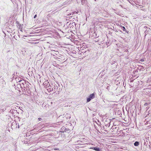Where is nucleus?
Instances as JSON below:
<instances>
[{
	"label": "nucleus",
	"mask_w": 151,
	"mask_h": 151,
	"mask_svg": "<svg viewBox=\"0 0 151 151\" xmlns=\"http://www.w3.org/2000/svg\"><path fill=\"white\" fill-rule=\"evenodd\" d=\"M95 1H96V0H95Z\"/></svg>",
	"instance_id": "nucleus-11"
},
{
	"label": "nucleus",
	"mask_w": 151,
	"mask_h": 151,
	"mask_svg": "<svg viewBox=\"0 0 151 151\" xmlns=\"http://www.w3.org/2000/svg\"><path fill=\"white\" fill-rule=\"evenodd\" d=\"M37 17V15L36 14L35 15L34 17V18H35L36 17Z\"/></svg>",
	"instance_id": "nucleus-9"
},
{
	"label": "nucleus",
	"mask_w": 151,
	"mask_h": 151,
	"mask_svg": "<svg viewBox=\"0 0 151 151\" xmlns=\"http://www.w3.org/2000/svg\"><path fill=\"white\" fill-rule=\"evenodd\" d=\"M109 87V86H107V88H108Z\"/></svg>",
	"instance_id": "nucleus-12"
},
{
	"label": "nucleus",
	"mask_w": 151,
	"mask_h": 151,
	"mask_svg": "<svg viewBox=\"0 0 151 151\" xmlns=\"http://www.w3.org/2000/svg\"><path fill=\"white\" fill-rule=\"evenodd\" d=\"M38 119L39 120V121H40L41 120V118H38Z\"/></svg>",
	"instance_id": "nucleus-8"
},
{
	"label": "nucleus",
	"mask_w": 151,
	"mask_h": 151,
	"mask_svg": "<svg viewBox=\"0 0 151 151\" xmlns=\"http://www.w3.org/2000/svg\"><path fill=\"white\" fill-rule=\"evenodd\" d=\"M95 94L94 93L91 94L88 98H87V101L88 102L90 101L91 99H94L95 98Z\"/></svg>",
	"instance_id": "nucleus-1"
},
{
	"label": "nucleus",
	"mask_w": 151,
	"mask_h": 151,
	"mask_svg": "<svg viewBox=\"0 0 151 151\" xmlns=\"http://www.w3.org/2000/svg\"><path fill=\"white\" fill-rule=\"evenodd\" d=\"M54 150H59V149H58V148H56V149H54Z\"/></svg>",
	"instance_id": "nucleus-10"
},
{
	"label": "nucleus",
	"mask_w": 151,
	"mask_h": 151,
	"mask_svg": "<svg viewBox=\"0 0 151 151\" xmlns=\"http://www.w3.org/2000/svg\"><path fill=\"white\" fill-rule=\"evenodd\" d=\"M140 61L141 62H143L144 61V60L143 59H141L140 60Z\"/></svg>",
	"instance_id": "nucleus-7"
},
{
	"label": "nucleus",
	"mask_w": 151,
	"mask_h": 151,
	"mask_svg": "<svg viewBox=\"0 0 151 151\" xmlns=\"http://www.w3.org/2000/svg\"><path fill=\"white\" fill-rule=\"evenodd\" d=\"M120 27H121V29H122L123 31L127 32L126 29L124 27L121 26H120Z\"/></svg>",
	"instance_id": "nucleus-4"
},
{
	"label": "nucleus",
	"mask_w": 151,
	"mask_h": 151,
	"mask_svg": "<svg viewBox=\"0 0 151 151\" xmlns=\"http://www.w3.org/2000/svg\"><path fill=\"white\" fill-rule=\"evenodd\" d=\"M44 86H45L46 88H47L50 86L49 82L48 81H45L43 83Z\"/></svg>",
	"instance_id": "nucleus-2"
},
{
	"label": "nucleus",
	"mask_w": 151,
	"mask_h": 151,
	"mask_svg": "<svg viewBox=\"0 0 151 151\" xmlns=\"http://www.w3.org/2000/svg\"><path fill=\"white\" fill-rule=\"evenodd\" d=\"M91 149H93L96 151H100V149L99 147H93L91 148Z\"/></svg>",
	"instance_id": "nucleus-3"
},
{
	"label": "nucleus",
	"mask_w": 151,
	"mask_h": 151,
	"mask_svg": "<svg viewBox=\"0 0 151 151\" xmlns=\"http://www.w3.org/2000/svg\"><path fill=\"white\" fill-rule=\"evenodd\" d=\"M139 145V143L138 142H136L134 144V145L135 146H138Z\"/></svg>",
	"instance_id": "nucleus-5"
},
{
	"label": "nucleus",
	"mask_w": 151,
	"mask_h": 151,
	"mask_svg": "<svg viewBox=\"0 0 151 151\" xmlns=\"http://www.w3.org/2000/svg\"><path fill=\"white\" fill-rule=\"evenodd\" d=\"M47 90L48 92H51L53 90V88H49L47 89Z\"/></svg>",
	"instance_id": "nucleus-6"
}]
</instances>
